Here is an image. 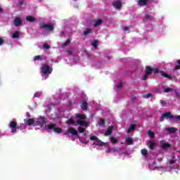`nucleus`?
I'll list each match as a JSON object with an SVG mask.
<instances>
[{
    "mask_svg": "<svg viewBox=\"0 0 180 180\" xmlns=\"http://www.w3.org/2000/svg\"><path fill=\"white\" fill-rule=\"evenodd\" d=\"M41 72L42 73L41 77H49V75L53 72V68L47 64H44L41 67Z\"/></svg>",
    "mask_w": 180,
    "mask_h": 180,
    "instance_id": "obj_1",
    "label": "nucleus"
},
{
    "mask_svg": "<svg viewBox=\"0 0 180 180\" xmlns=\"http://www.w3.org/2000/svg\"><path fill=\"white\" fill-rule=\"evenodd\" d=\"M164 117H167V119H176L177 120H180V115H172L171 112H167L162 114L160 122H164Z\"/></svg>",
    "mask_w": 180,
    "mask_h": 180,
    "instance_id": "obj_2",
    "label": "nucleus"
},
{
    "mask_svg": "<svg viewBox=\"0 0 180 180\" xmlns=\"http://www.w3.org/2000/svg\"><path fill=\"white\" fill-rule=\"evenodd\" d=\"M39 29L41 30H49V32H53V30H54V26H53L51 24L41 22L39 24Z\"/></svg>",
    "mask_w": 180,
    "mask_h": 180,
    "instance_id": "obj_3",
    "label": "nucleus"
},
{
    "mask_svg": "<svg viewBox=\"0 0 180 180\" xmlns=\"http://www.w3.org/2000/svg\"><path fill=\"white\" fill-rule=\"evenodd\" d=\"M46 129H49V130H53L55 133H58V134H60V133H63V129L60 127H56V124H49L46 126Z\"/></svg>",
    "mask_w": 180,
    "mask_h": 180,
    "instance_id": "obj_4",
    "label": "nucleus"
},
{
    "mask_svg": "<svg viewBox=\"0 0 180 180\" xmlns=\"http://www.w3.org/2000/svg\"><path fill=\"white\" fill-rule=\"evenodd\" d=\"M153 74H155V75L158 73H160L162 77H164L165 78H167L168 79H172V77L171 76H169V75L164 72V71H162V70H158V68H153Z\"/></svg>",
    "mask_w": 180,
    "mask_h": 180,
    "instance_id": "obj_5",
    "label": "nucleus"
},
{
    "mask_svg": "<svg viewBox=\"0 0 180 180\" xmlns=\"http://www.w3.org/2000/svg\"><path fill=\"white\" fill-rule=\"evenodd\" d=\"M153 74V68L151 66H146L145 74L142 77L143 81H146L148 78V75H151Z\"/></svg>",
    "mask_w": 180,
    "mask_h": 180,
    "instance_id": "obj_6",
    "label": "nucleus"
},
{
    "mask_svg": "<svg viewBox=\"0 0 180 180\" xmlns=\"http://www.w3.org/2000/svg\"><path fill=\"white\" fill-rule=\"evenodd\" d=\"M46 117H39L35 122V126H40V127H43L46 124Z\"/></svg>",
    "mask_w": 180,
    "mask_h": 180,
    "instance_id": "obj_7",
    "label": "nucleus"
},
{
    "mask_svg": "<svg viewBox=\"0 0 180 180\" xmlns=\"http://www.w3.org/2000/svg\"><path fill=\"white\" fill-rule=\"evenodd\" d=\"M11 129V133H16V130L19 128L18 127V122L11 121L8 126Z\"/></svg>",
    "mask_w": 180,
    "mask_h": 180,
    "instance_id": "obj_8",
    "label": "nucleus"
},
{
    "mask_svg": "<svg viewBox=\"0 0 180 180\" xmlns=\"http://www.w3.org/2000/svg\"><path fill=\"white\" fill-rule=\"evenodd\" d=\"M150 0H137L136 4L139 6H147Z\"/></svg>",
    "mask_w": 180,
    "mask_h": 180,
    "instance_id": "obj_9",
    "label": "nucleus"
},
{
    "mask_svg": "<svg viewBox=\"0 0 180 180\" xmlns=\"http://www.w3.org/2000/svg\"><path fill=\"white\" fill-rule=\"evenodd\" d=\"M22 23H23V21L20 19V18L16 17L14 19L13 25L15 26V27H18L19 26H22Z\"/></svg>",
    "mask_w": 180,
    "mask_h": 180,
    "instance_id": "obj_10",
    "label": "nucleus"
},
{
    "mask_svg": "<svg viewBox=\"0 0 180 180\" xmlns=\"http://www.w3.org/2000/svg\"><path fill=\"white\" fill-rule=\"evenodd\" d=\"M68 133L70 134H72L73 136H78V131H77L75 129H74L73 127H70L68 130V132H66L65 134V136H67V134H68Z\"/></svg>",
    "mask_w": 180,
    "mask_h": 180,
    "instance_id": "obj_11",
    "label": "nucleus"
},
{
    "mask_svg": "<svg viewBox=\"0 0 180 180\" xmlns=\"http://www.w3.org/2000/svg\"><path fill=\"white\" fill-rule=\"evenodd\" d=\"M77 124H79V126H83L84 127H88L89 126V123L86 121L77 120Z\"/></svg>",
    "mask_w": 180,
    "mask_h": 180,
    "instance_id": "obj_12",
    "label": "nucleus"
},
{
    "mask_svg": "<svg viewBox=\"0 0 180 180\" xmlns=\"http://www.w3.org/2000/svg\"><path fill=\"white\" fill-rule=\"evenodd\" d=\"M112 5L115 9H120V8H122V2H120V1L112 2Z\"/></svg>",
    "mask_w": 180,
    "mask_h": 180,
    "instance_id": "obj_13",
    "label": "nucleus"
},
{
    "mask_svg": "<svg viewBox=\"0 0 180 180\" xmlns=\"http://www.w3.org/2000/svg\"><path fill=\"white\" fill-rule=\"evenodd\" d=\"M82 110H88V103L85 101H82V105H80Z\"/></svg>",
    "mask_w": 180,
    "mask_h": 180,
    "instance_id": "obj_14",
    "label": "nucleus"
},
{
    "mask_svg": "<svg viewBox=\"0 0 180 180\" xmlns=\"http://www.w3.org/2000/svg\"><path fill=\"white\" fill-rule=\"evenodd\" d=\"M26 20L27 22H30L31 23L37 22L36 18L33 17L32 15H27L26 17Z\"/></svg>",
    "mask_w": 180,
    "mask_h": 180,
    "instance_id": "obj_15",
    "label": "nucleus"
},
{
    "mask_svg": "<svg viewBox=\"0 0 180 180\" xmlns=\"http://www.w3.org/2000/svg\"><path fill=\"white\" fill-rule=\"evenodd\" d=\"M36 121H34V119L30 118L27 120V126H36Z\"/></svg>",
    "mask_w": 180,
    "mask_h": 180,
    "instance_id": "obj_16",
    "label": "nucleus"
},
{
    "mask_svg": "<svg viewBox=\"0 0 180 180\" xmlns=\"http://www.w3.org/2000/svg\"><path fill=\"white\" fill-rule=\"evenodd\" d=\"M77 119L79 120H85L86 119V115L84 114H76Z\"/></svg>",
    "mask_w": 180,
    "mask_h": 180,
    "instance_id": "obj_17",
    "label": "nucleus"
},
{
    "mask_svg": "<svg viewBox=\"0 0 180 180\" xmlns=\"http://www.w3.org/2000/svg\"><path fill=\"white\" fill-rule=\"evenodd\" d=\"M112 131H113V127H108L105 133V136H110Z\"/></svg>",
    "mask_w": 180,
    "mask_h": 180,
    "instance_id": "obj_18",
    "label": "nucleus"
},
{
    "mask_svg": "<svg viewBox=\"0 0 180 180\" xmlns=\"http://www.w3.org/2000/svg\"><path fill=\"white\" fill-rule=\"evenodd\" d=\"M167 130L168 133H169V134H171L172 133H176V131H178V129L175 127H168V128H167Z\"/></svg>",
    "mask_w": 180,
    "mask_h": 180,
    "instance_id": "obj_19",
    "label": "nucleus"
},
{
    "mask_svg": "<svg viewBox=\"0 0 180 180\" xmlns=\"http://www.w3.org/2000/svg\"><path fill=\"white\" fill-rule=\"evenodd\" d=\"M136 130V124H131L129 127V128L128 129V130L127 131V134H129V133H130V131H134Z\"/></svg>",
    "mask_w": 180,
    "mask_h": 180,
    "instance_id": "obj_20",
    "label": "nucleus"
},
{
    "mask_svg": "<svg viewBox=\"0 0 180 180\" xmlns=\"http://www.w3.org/2000/svg\"><path fill=\"white\" fill-rule=\"evenodd\" d=\"M104 143L103 142H102V141L99 140V139H98L96 141H94L93 146H103Z\"/></svg>",
    "mask_w": 180,
    "mask_h": 180,
    "instance_id": "obj_21",
    "label": "nucleus"
},
{
    "mask_svg": "<svg viewBox=\"0 0 180 180\" xmlns=\"http://www.w3.org/2000/svg\"><path fill=\"white\" fill-rule=\"evenodd\" d=\"M125 140L127 141V146H131V144H133V139H131L130 136L126 137Z\"/></svg>",
    "mask_w": 180,
    "mask_h": 180,
    "instance_id": "obj_22",
    "label": "nucleus"
},
{
    "mask_svg": "<svg viewBox=\"0 0 180 180\" xmlns=\"http://www.w3.org/2000/svg\"><path fill=\"white\" fill-rule=\"evenodd\" d=\"M103 23V20L102 19H98L97 21L93 25L94 27H98L99 25H102Z\"/></svg>",
    "mask_w": 180,
    "mask_h": 180,
    "instance_id": "obj_23",
    "label": "nucleus"
},
{
    "mask_svg": "<svg viewBox=\"0 0 180 180\" xmlns=\"http://www.w3.org/2000/svg\"><path fill=\"white\" fill-rule=\"evenodd\" d=\"M19 36H20V34L19 33V32L15 31L12 34L11 37L12 39H19Z\"/></svg>",
    "mask_w": 180,
    "mask_h": 180,
    "instance_id": "obj_24",
    "label": "nucleus"
},
{
    "mask_svg": "<svg viewBox=\"0 0 180 180\" xmlns=\"http://www.w3.org/2000/svg\"><path fill=\"white\" fill-rule=\"evenodd\" d=\"M171 147V143H165L162 145V148L163 150H167V148H170Z\"/></svg>",
    "mask_w": 180,
    "mask_h": 180,
    "instance_id": "obj_25",
    "label": "nucleus"
},
{
    "mask_svg": "<svg viewBox=\"0 0 180 180\" xmlns=\"http://www.w3.org/2000/svg\"><path fill=\"white\" fill-rule=\"evenodd\" d=\"M118 140L117 139H116L115 136H111L110 137V143H112V144H116L117 143H118Z\"/></svg>",
    "mask_w": 180,
    "mask_h": 180,
    "instance_id": "obj_26",
    "label": "nucleus"
},
{
    "mask_svg": "<svg viewBox=\"0 0 180 180\" xmlns=\"http://www.w3.org/2000/svg\"><path fill=\"white\" fill-rule=\"evenodd\" d=\"M91 33H92V30L86 28L84 32V36H88V34H91Z\"/></svg>",
    "mask_w": 180,
    "mask_h": 180,
    "instance_id": "obj_27",
    "label": "nucleus"
},
{
    "mask_svg": "<svg viewBox=\"0 0 180 180\" xmlns=\"http://www.w3.org/2000/svg\"><path fill=\"white\" fill-rule=\"evenodd\" d=\"M98 124V126H105V120L103 118H100Z\"/></svg>",
    "mask_w": 180,
    "mask_h": 180,
    "instance_id": "obj_28",
    "label": "nucleus"
},
{
    "mask_svg": "<svg viewBox=\"0 0 180 180\" xmlns=\"http://www.w3.org/2000/svg\"><path fill=\"white\" fill-rule=\"evenodd\" d=\"M141 153L142 155H143V157H146L148 154V150H147V149H142L141 150Z\"/></svg>",
    "mask_w": 180,
    "mask_h": 180,
    "instance_id": "obj_29",
    "label": "nucleus"
},
{
    "mask_svg": "<svg viewBox=\"0 0 180 180\" xmlns=\"http://www.w3.org/2000/svg\"><path fill=\"white\" fill-rule=\"evenodd\" d=\"M98 40H94V41L92 42L91 46H92L94 49H98Z\"/></svg>",
    "mask_w": 180,
    "mask_h": 180,
    "instance_id": "obj_30",
    "label": "nucleus"
},
{
    "mask_svg": "<svg viewBox=\"0 0 180 180\" xmlns=\"http://www.w3.org/2000/svg\"><path fill=\"white\" fill-rule=\"evenodd\" d=\"M67 124H75V122L72 119L70 118L66 121Z\"/></svg>",
    "mask_w": 180,
    "mask_h": 180,
    "instance_id": "obj_31",
    "label": "nucleus"
},
{
    "mask_svg": "<svg viewBox=\"0 0 180 180\" xmlns=\"http://www.w3.org/2000/svg\"><path fill=\"white\" fill-rule=\"evenodd\" d=\"M148 134H149L151 139H154V137H155V134L153 131H148Z\"/></svg>",
    "mask_w": 180,
    "mask_h": 180,
    "instance_id": "obj_32",
    "label": "nucleus"
},
{
    "mask_svg": "<svg viewBox=\"0 0 180 180\" xmlns=\"http://www.w3.org/2000/svg\"><path fill=\"white\" fill-rule=\"evenodd\" d=\"M154 147H155V143L149 142V148H150V150H154Z\"/></svg>",
    "mask_w": 180,
    "mask_h": 180,
    "instance_id": "obj_33",
    "label": "nucleus"
},
{
    "mask_svg": "<svg viewBox=\"0 0 180 180\" xmlns=\"http://www.w3.org/2000/svg\"><path fill=\"white\" fill-rule=\"evenodd\" d=\"M175 162H176V159L175 158V156H174L172 159L169 160V163L170 165H172V164H175Z\"/></svg>",
    "mask_w": 180,
    "mask_h": 180,
    "instance_id": "obj_34",
    "label": "nucleus"
},
{
    "mask_svg": "<svg viewBox=\"0 0 180 180\" xmlns=\"http://www.w3.org/2000/svg\"><path fill=\"white\" fill-rule=\"evenodd\" d=\"M176 63L178 65L174 67V70H180V59L176 60Z\"/></svg>",
    "mask_w": 180,
    "mask_h": 180,
    "instance_id": "obj_35",
    "label": "nucleus"
},
{
    "mask_svg": "<svg viewBox=\"0 0 180 180\" xmlns=\"http://www.w3.org/2000/svg\"><path fill=\"white\" fill-rule=\"evenodd\" d=\"M70 44H71V41L67 40V41H65V43H64V44L62 45V47H67V46H70Z\"/></svg>",
    "mask_w": 180,
    "mask_h": 180,
    "instance_id": "obj_36",
    "label": "nucleus"
},
{
    "mask_svg": "<svg viewBox=\"0 0 180 180\" xmlns=\"http://www.w3.org/2000/svg\"><path fill=\"white\" fill-rule=\"evenodd\" d=\"M41 56H36L34 57V61H39V60H41Z\"/></svg>",
    "mask_w": 180,
    "mask_h": 180,
    "instance_id": "obj_37",
    "label": "nucleus"
},
{
    "mask_svg": "<svg viewBox=\"0 0 180 180\" xmlns=\"http://www.w3.org/2000/svg\"><path fill=\"white\" fill-rule=\"evenodd\" d=\"M145 18L147 19L148 20H153V17L151 15H150V14H146L145 15Z\"/></svg>",
    "mask_w": 180,
    "mask_h": 180,
    "instance_id": "obj_38",
    "label": "nucleus"
},
{
    "mask_svg": "<svg viewBox=\"0 0 180 180\" xmlns=\"http://www.w3.org/2000/svg\"><path fill=\"white\" fill-rule=\"evenodd\" d=\"M43 47L44 49H45V50H49V49H50V45L47 44H43Z\"/></svg>",
    "mask_w": 180,
    "mask_h": 180,
    "instance_id": "obj_39",
    "label": "nucleus"
},
{
    "mask_svg": "<svg viewBox=\"0 0 180 180\" xmlns=\"http://www.w3.org/2000/svg\"><path fill=\"white\" fill-rule=\"evenodd\" d=\"M143 98H145L146 99H148V98H151V94H144L143 96Z\"/></svg>",
    "mask_w": 180,
    "mask_h": 180,
    "instance_id": "obj_40",
    "label": "nucleus"
},
{
    "mask_svg": "<svg viewBox=\"0 0 180 180\" xmlns=\"http://www.w3.org/2000/svg\"><path fill=\"white\" fill-rule=\"evenodd\" d=\"M79 133H84L85 131V129L82 127H78Z\"/></svg>",
    "mask_w": 180,
    "mask_h": 180,
    "instance_id": "obj_41",
    "label": "nucleus"
},
{
    "mask_svg": "<svg viewBox=\"0 0 180 180\" xmlns=\"http://www.w3.org/2000/svg\"><path fill=\"white\" fill-rule=\"evenodd\" d=\"M122 149L120 148H112V151H114V153H119V151H121Z\"/></svg>",
    "mask_w": 180,
    "mask_h": 180,
    "instance_id": "obj_42",
    "label": "nucleus"
},
{
    "mask_svg": "<svg viewBox=\"0 0 180 180\" xmlns=\"http://www.w3.org/2000/svg\"><path fill=\"white\" fill-rule=\"evenodd\" d=\"M98 139V137L96 136H92L90 137V140L96 141Z\"/></svg>",
    "mask_w": 180,
    "mask_h": 180,
    "instance_id": "obj_43",
    "label": "nucleus"
},
{
    "mask_svg": "<svg viewBox=\"0 0 180 180\" xmlns=\"http://www.w3.org/2000/svg\"><path fill=\"white\" fill-rule=\"evenodd\" d=\"M122 30L124 32H127L129 30V27H122Z\"/></svg>",
    "mask_w": 180,
    "mask_h": 180,
    "instance_id": "obj_44",
    "label": "nucleus"
},
{
    "mask_svg": "<svg viewBox=\"0 0 180 180\" xmlns=\"http://www.w3.org/2000/svg\"><path fill=\"white\" fill-rule=\"evenodd\" d=\"M171 91H172V89L171 88H167L165 89V92L166 93L171 92Z\"/></svg>",
    "mask_w": 180,
    "mask_h": 180,
    "instance_id": "obj_45",
    "label": "nucleus"
},
{
    "mask_svg": "<svg viewBox=\"0 0 180 180\" xmlns=\"http://www.w3.org/2000/svg\"><path fill=\"white\" fill-rule=\"evenodd\" d=\"M67 53H68V54H69V56H72V51L67 50Z\"/></svg>",
    "mask_w": 180,
    "mask_h": 180,
    "instance_id": "obj_46",
    "label": "nucleus"
},
{
    "mask_svg": "<svg viewBox=\"0 0 180 180\" xmlns=\"http://www.w3.org/2000/svg\"><path fill=\"white\" fill-rule=\"evenodd\" d=\"M2 44H4V39L0 37V46H2Z\"/></svg>",
    "mask_w": 180,
    "mask_h": 180,
    "instance_id": "obj_47",
    "label": "nucleus"
},
{
    "mask_svg": "<svg viewBox=\"0 0 180 180\" xmlns=\"http://www.w3.org/2000/svg\"><path fill=\"white\" fill-rule=\"evenodd\" d=\"M18 5H20V6H22L23 5V1H22V0L19 1Z\"/></svg>",
    "mask_w": 180,
    "mask_h": 180,
    "instance_id": "obj_48",
    "label": "nucleus"
},
{
    "mask_svg": "<svg viewBox=\"0 0 180 180\" xmlns=\"http://www.w3.org/2000/svg\"><path fill=\"white\" fill-rule=\"evenodd\" d=\"M123 86V84L122 83H119L117 84V88H122Z\"/></svg>",
    "mask_w": 180,
    "mask_h": 180,
    "instance_id": "obj_49",
    "label": "nucleus"
},
{
    "mask_svg": "<svg viewBox=\"0 0 180 180\" xmlns=\"http://www.w3.org/2000/svg\"><path fill=\"white\" fill-rule=\"evenodd\" d=\"M160 103H161V105H167V102H165V101H162V100L160 101Z\"/></svg>",
    "mask_w": 180,
    "mask_h": 180,
    "instance_id": "obj_50",
    "label": "nucleus"
},
{
    "mask_svg": "<svg viewBox=\"0 0 180 180\" xmlns=\"http://www.w3.org/2000/svg\"><path fill=\"white\" fill-rule=\"evenodd\" d=\"M64 34H65L64 31H62V32H60V36L61 37H63V36H64Z\"/></svg>",
    "mask_w": 180,
    "mask_h": 180,
    "instance_id": "obj_51",
    "label": "nucleus"
},
{
    "mask_svg": "<svg viewBox=\"0 0 180 180\" xmlns=\"http://www.w3.org/2000/svg\"><path fill=\"white\" fill-rule=\"evenodd\" d=\"M2 12H4V8L0 7V13H2Z\"/></svg>",
    "mask_w": 180,
    "mask_h": 180,
    "instance_id": "obj_52",
    "label": "nucleus"
},
{
    "mask_svg": "<svg viewBox=\"0 0 180 180\" xmlns=\"http://www.w3.org/2000/svg\"><path fill=\"white\" fill-rule=\"evenodd\" d=\"M27 115L28 117H30V115L29 112H27Z\"/></svg>",
    "mask_w": 180,
    "mask_h": 180,
    "instance_id": "obj_53",
    "label": "nucleus"
},
{
    "mask_svg": "<svg viewBox=\"0 0 180 180\" xmlns=\"http://www.w3.org/2000/svg\"><path fill=\"white\" fill-rule=\"evenodd\" d=\"M34 98H36L37 96V94H34Z\"/></svg>",
    "mask_w": 180,
    "mask_h": 180,
    "instance_id": "obj_54",
    "label": "nucleus"
},
{
    "mask_svg": "<svg viewBox=\"0 0 180 180\" xmlns=\"http://www.w3.org/2000/svg\"><path fill=\"white\" fill-rule=\"evenodd\" d=\"M74 1H77V0H74Z\"/></svg>",
    "mask_w": 180,
    "mask_h": 180,
    "instance_id": "obj_55",
    "label": "nucleus"
}]
</instances>
